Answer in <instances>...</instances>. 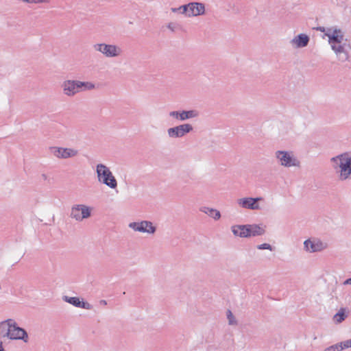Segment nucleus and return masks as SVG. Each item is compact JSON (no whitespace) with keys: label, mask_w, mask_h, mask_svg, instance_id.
<instances>
[{"label":"nucleus","mask_w":351,"mask_h":351,"mask_svg":"<svg viewBox=\"0 0 351 351\" xmlns=\"http://www.w3.org/2000/svg\"><path fill=\"white\" fill-rule=\"evenodd\" d=\"M96 173L98 181L111 189H116L117 182L110 169L104 164L96 166Z\"/></svg>","instance_id":"3"},{"label":"nucleus","mask_w":351,"mask_h":351,"mask_svg":"<svg viewBox=\"0 0 351 351\" xmlns=\"http://www.w3.org/2000/svg\"><path fill=\"white\" fill-rule=\"evenodd\" d=\"M257 249L258 250H269L270 251L273 250V247L269 243H263L257 245Z\"/></svg>","instance_id":"29"},{"label":"nucleus","mask_w":351,"mask_h":351,"mask_svg":"<svg viewBox=\"0 0 351 351\" xmlns=\"http://www.w3.org/2000/svg\"><path fill=\"white\" fill-rule=\"evenodd\" d=\"M343 349V342H340L325 348L324 351H341Z\"/></svg>","instance_id":"24"},{"label":"nucleus","mask_w":351,"mask_h":351,"mask_svg":"<svg viewBox=\"0 0 351 351\" xmlns=\"http://www.w3.org/2000/svg\"><path fill=\"white\" fill-rule=\"evenodd\" d=\"M247 233L251 237H258L263 235L265 232V230L263 227L260 226L258 224H246Z\"/></svg>","instance_id":"15"},{"label":"nucleus","mask_w":351,"mask_h":351,"mask_svg":"<svg viewBox=\"0 0 351 351\" xmlns=\"http://www.w3.org/2000/svg\"><path fill=\"white\" fill-rule=\"evenodd\" d=\"M63 300L72 304L75 307H80V300L77 297H69L66 295L63 296Z\"/></svg>","instance_id":"22"},{"label":"nucleus","mask_w":351,"mask_h":351,"mask_svg":"<svg viewBox=\"0 0 351 351\" xmlns=\"http://www.w3.org/2000/svg\"><path fill=\"white\" fill-rule=\"evenodd\" d=\"M49 150L55 157L60 159L72 158L76 156L78 154V151L72 148L50 147Z\"/></svg>","instance_id":"10"},{"label":"nucleus","mask_w":351,"mask_h":351,"mask_svg":"<svg viewBox=\"0 0 351 351\" xmlns=\"http://www.w3.org/2000/svg\"><path fill=\"white\" fill-rule=\"evenodd\" d=\"M129 228L135 232L154 234L156 231V227L150 221L143 220L140 222H131Z\"/></svg>","instance_id":"6"},{"label":"nucleus","mask_w":351,"mask_h":351,"mask_svg":"<svg viewBox=\"0 0 351 351\" xmlns=\"http://www.w3.org/2000/svg\"><path fill=\"white\" fill-rule=\"evenodd\" d=\"M75 88L77 90V93H79L80 91L83 90V87H82L83 82L75 80Z\"/></svg>","instance_id":"31"},{"label":"nucleus","mask_w":351,"mask_h":351,"mask_svg":"<svg viewBox=\"0 0 351 351\" xmlns=\"http://www.w3.org/2000/svg\"><path fill=\"white\" fill-rule=\"evenodd\" d=\"M342 342L343 347H344V349L351 348V339Z\"/></svg>","instance_id":"32"},{"label":"nucleus","mask_w":351,"mask_h":351,"mask_svg":"<svg viewBox=\"0 0 351 351\" xmlns=\"http://www.w3.org/2000/svg\"><path fill=\"white\" fill-rule=\"evenodd\" d=\"M349 311L346 308H341L333 316V320L337 324H340L348 316Z\"/></svg>","instance_id":"21"},{"label":"nucleus","mask_w":351,"mask_h":351,"mask_svg":"<svg viewBox=\"0 0 351 351\" xmlns=\"http://www.w3.org/2000/svg\"><path fill=\"white\" fill-rule=\"evenodd\" d=\"M42 176H43V178H45V179H46V178H47V176H46V175H45V174H43Z\"/></svg>","instance_id":"37"},{"label":"nucleus","mask_w":351,"mask_h":351,"mask_svg":"<svg viewBox=\"0 0 351 351\" xmlns=\"http://www.w3.org/2000/svg\"><path fill=\"white\" fill-rule=\"evenodd\" d=\"M193 130L192 125L189 123L181 124L167 130L168 136L172 138H182Z\"/></svg>","instance_id":"8"},{"label":"nucleus","mask_w":351,"mask_h":351,"mask_svg":"<svg viewBox=\"0 0 351 351\" xmlns=\"http://www.w3.org/2000/svg\"><path fill=\"white\" fill-rule=\"evenodd\" d=\"M263 199L261 197H244L237 200L238 204L243 208L250 210H259L260 206L258 204L259 201H262Z\"/></svg>","instance_id":"12"},{"label":"nucleus","mask_w":351,"mask_h":351,"mask_svg":"<svg viewBox=\"0 0 351 351\" xmlns=\"http://www.w3.org/2000/svg\"><path fill=\"white\" fill-rule=\"evenodd\" d=\"M92 208L84 204H75L71 207L70 217L77 221H82L91 216Z\"/></svg>","instance_id":"4"},{"label":"nucleus","mask_w":351,"mask_h":351,"mask_svg":"<svg viewBox=\"0 0 351 351\" xmlns=\"http://www.w3.org/2000/svg\"><path fill=\"white\" fill-rule=\"evenodd\" d=\"M187 16H197L205 13V5L199 2H191L187 3Z\"/></svg>","instance_id":"13"},{"label":"nucleus","mask_w":351,"mask_h":351,"mask_svg":"<svg viewBox=\"0 0 351 351\" xmlns=\"http://www.w3.org/2000/svg\"><path fill=\"white\" fill-rule=\"evenodd\" d=\"M167 27L172 32H175L181 28L178 23L173 22L169 23Z\"/></svg>","instance_id":"26"},{"label":"nucleus","mask_w":351,"mask_h":351,"mask_svg":"<svg viewBox=\"0 0 351 351\" xmlns=\"http://www.w3.org/2000/svg\"><path fill=\"white\" fill-rule=\"evenodd\" d=\"M63 93L64 95L72 97L74 96L77 93L75 88V80H65L62 84Z\"/></svg>","instance_id":"14"},{"label":"nucleus","mask_w":351,"mask_h":351,"mask_svg":"<svg viewBox=\"0 0 351 351\" xmlns=\"http://www.w3.org/2000/svg\"><path fill=\"white\" fill-rule=\"evenodd\" d=\"M171 117L180 121L181 110L171 111L169 114Z\"/></svg>","instance_id":"28"},{"label":"nucleus","mask_w":351,"mask_h":351,"mask_svg":"<svg viewBox=\"0 0 351 351\" xmlns=\"http://www.w3.org/2000/svg\"><path fill=\"white\" fill-rule=\"evenodd\" d=\"M199 115L198 110L193 109L189 110H181L180 121H184L188 119L197 118Z\"/></svg>","instance_id":"19"},{"label":"nucleus","mask_w":351,"mask_h":351,"mask_svg":"<svg viewBox=\"0 0 351 351\" xmlns=\"http://www.w3.org/2000/svg\"><path fill=\"white\" fill-rule=\"evenodd\" d=\"M326 35L328 37V41L331 44V47L338 59L341 62L346 61L348 59V53L346 49V44L341 45L343 40V34L341 30L337 28H328Z\"/></svg>","instance_id":"1"},{"label":"nucleus","mask_w":351,"mask_h":351,"mask_svg":"<svg viewBox=\"0 0 351 351\" xmlns=\"http://www.w3.org/2000/svg\"><path fill=\"white\" fill-rule=\"evenodd\" d=\"M83 90H93L95 88V85L90 82H83Z\"/></svg>","instance_id":"27"},{"label":"nucleus","mask_w":351,"mask_h":351,"mask_svg":"<svg viewBox=\"0 0 351 351\" xmlns=\"http://www.w3.org/2000/svg\"><path fill=\"white\" fill-rule=\"evenodd\" d=\"M0 351H5L3 346V341H0Z\"/></svg>","instance_id":"34"},{"label":"nucleus","mask_w":351,"mask_h":351,"mask_svg":"<svg viewBox=\"0 0 351 351\" xmlns=\"http://www.w3.org/2000/svg\"><path fill=\"white\" fill-rule=\"evenodd\" d=\"M326 247V243L317 239H307L304 242V250L310 252H321Z\"/></svg>","instance_id":"11"},{"label":"nucleus","mask_w":351,"mask_h":351,"mask_svg":"<svg viewBox=\"0 0 351 351\" xmlns=\"http://www.w3.org/2000/svg\"><path fill=\"white\" fill-rule=\"evenodd\" d=\"M101 302V304H107V302H106V300H101V302Z\"/></svg>","instance_id":"36"},{"label":"nucleus","mask_w":351,"mask_h":351,"mask_svg":"<svg viewBox=\"0 0 351 351\" xmlns=\"http://www.w3.org/2000/svg\"><path fill=\"white\" fill-rule=\"evenodd\" d=\"M344 285H351V278L346 280L343 282Z\"/></svg>","instance_id":"33"},{"label":"nucleus","mask_w":351,"mask_h":351,"mask_svg":"<svg viewBox=\"0 0 351 351\" xmlns=\"http://www.w3.org/2000/svg\"><path fill=\"white\" fill-rule=\"evenodd\" d=\"M200 211L207 214L209 217L213 218L215 220H219L221 218V213L217 209L204 206L200 208Z\"/></svg>","instance_id":"20"},{"label":"nucleus","mask_w":351,"mask_h":351,"mask_svg":"<svg viewBox=\"0 0 351 351\" xmlns=\"http://www.w3.org/2000/svg\"><path fill=\"white\" fill-rule=\"evenodd\" d=\"M10 340H23L27 343L28 341V335L27 331L18 326L14 319H12V323L10 325Z\"/></svg>","instance_id":"9"},{"label":"nucleus","mask_w":351,"mask_h":351,"mask_svg":"<svg viewBox=\"0 0 351 351\" xmlns=\"http://www.w3.org/2000/svg\"><path fill=\"white\" fill-rule=\"evenodd\" d=\"M93 49L99 51L107 58H114L121 55V49L114 45L106 43H97L93 45Z\"/></svg>","instance_id":"5"},{"label":"nucleus","mask_w":351,"mask_h":351,"mask_svg":"<svg viewBox=\"0 0 351 351\" xmlns=\"http://www.w3.org/2000/svg\"><path fill=\"white\" fill-rule=\"evenodd\" d=\"M318 29L322 32H324L325 31V28L324 27H320L318 28Z\"/></svg>","instance_id":"35"},{"label":"nucleus","mask_w":351,"mask_h":351,"mask_svg":"<svg viewBox=\"0 0 351 351\" xmlns=\"http://www.w3.org/2000/svg\"><path fill=\"white\" fill-rule=\"evenodd\" d=\"M80 308H84V309L90 310V309L92 308V305L90 304H89L88 302H84L83 300H81L80 301Z\"/></svg>","instance_id":"30"},{"label":"nucleus","mask_w":351,"mask_h":351,"mask_svg":"<svg viewBox=\"0 0 351 351\" xmlns=\"http://www.w3.org/2000/svg\"><path fill=\"white\" fill-rule=\"evenodd\" d=\"M309 40L310 38L308 35L300 34L291 40V43L295 44L297 47L302 48L308 45Z\"/></svg>","instance_id":"18"},{"label":"nucleus","mask_w":351,"mask_h":351,"mask_svg":"<svg viewBox=\"0 0 351 351\" xmlns=\"http://www.w3.org/2000/svg\"><path fill=\"white\" fill-rule=\"evenodd\" d=\"M233 234L236 237L242 238H248L250 234L247 233V225H234L231 227Z\"/></svg>","instance_id":"16"},{"label":"nucleus","mask_w":351,"mask_h":351,"mask_svg":"<svg viewBox=\"0 0 351 351\" xmlns=\"http://www.w3.org/2000/svg\"><path fill=\"white\" fill-rule=\"evenodd\" d=\"M227 318L228 319V324L230 325H237V322L234 318V316L230 310H228L227 311Z\"/></svg>","instance_id":"25"},{"label":"nucleus","mask_w":351,"mask_h":351,"mask_svg":"<svg viewBox=\"0 0 351 351\" xmlns=\"http://www.w3.org/2000/svg\"><path fill=\"white\" fill-rule=\"evenodd\" d=\"M331 162L336 164L334 168H340L339 180H346L351 175V156L348 153L338 155L331 158Z\"/></svg>","instance_id":"2"},{"label":"nucleus","mask_w":351,"mask_h":351,"mask_svg":"<svg viewBox=\"0 0 351 351\" xmlns=\"http://www.w3.org/2000/svg\"><path fill=\"white\" fill-rule=\"evenodd\" d=\"M12 323V319H8L0 322V338L7 337L9 339L10 335V325Z\"/></svg>","instance_id":"17"},{"label":"nucleus","mask_w":351,"mask_h":351,"mask_svg":"<svg viewBox=\"0 0 351 351\" xmlns=\"http://www.w3.org/2000/svg\"><path fill=\"white\" fill-rule=\"evenodd\" d=\"M276 157L280 160L282 166L290 167H298L300 165V161L288 152L277 151L276 152Z\"/></svg>","instance_id":"7"},{"label":"nucleus","mask_w":351,"mask_h":351,"mask_svg":"<svg viewBox=\"0 0 351 351\" xmlns=\"http://www.w3.org/2000/svg\"><path fill=\"white\" fill-rule=\"evenodd\" d=\"M171 10L172 12L176 13L179 12L182 14H184L187 16L188 10H187V4L182 5L178 8H171Z\"/></svg>","instance_id":"23"}]
</instances>
